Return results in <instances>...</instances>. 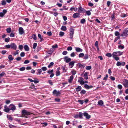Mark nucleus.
<instances>
[{"label":"nucleus","mask_w":128,"mask_h":128,"mask_svg":"<svg viewBox=\"0 0 128 128\" xmlns=\"http://www.w3.org/2000/svg\"><path fill=\"white\" fill-rule=\"evenodd\" d=\"M123 54V52H114L113 53L112 55V56H120Z\"/></svg>","instance_id":"obj_1"},{"label":"nucleus","mask_w":128,"mask_h":128,"mask_svg":"<svg viewBox=\"0 0 128 128\" xmlns=\"http://www.w3.org/2000/svg\"><path fill=\"white\" fill-rule=\"evenodd\" d=\"M86 10L82 8L81 6H80L78 8V12L81 13H84L85 12Z\"/></svg>","instance_id":"obj_2"},{"label":"nucleus","mask_w":128,"mask_h":128,"mask_svg":"<svg viewBox=\"0 0 128 128\" xmlns=\"http://www.w3.org/2000/svg\"><path fill=\"white\" fill-rule=\"evenodd\" d=\"M22 113L23 115L25 116L26 115H30L32 114L30 112L24 110L22 112Z\"/></svg>","instance_id":"obj_3"},{"label":"nucleus","mask_w":128,"mask_h":128,"mask_svg":"<svg viewBox=\"0 0 128 128\" xmlns=\"http://www.w3.org/2000/svg\"><path fill=\"white\" fill-rule=\"evenodd\" d=\"M70 38H72L74 34V30L73 28H71L70 29Z\"/></svg>","instance_id":"obj_4"},{"label":"nucleus","mask_w":128,"mask_h":128,"mask_svg":"<svg viewBox=\"0 0 128 128\" xmlns=\"http://www.w3.org/2000/svg\"><path fill=\"white\" fill-rule=\"evenodd\" d=\"M122 84L125 87H126L128 85V80L125 79H124L122 81Z\"/></svg>","instance_id":"obj_5"},{"label":"nucleus","mask_w":128,"mask_h":128,"mask_svg":"<svg viewBox=\"0 0 128 128\" xmlns=\"http://www.w3.org/2000/svg\"><path fill=\"white\" fill-rule=\"evenodd\" d=\"M9 107L10 110L14 111L16 110V106L13 104H10Z\"/></svg>","instance_id":"obj_6"},{"label":"nucleus","mask_w":128,"mask_h":128,"mask_svg":"<svg viewBox=\"0 0 128 128\" xmlns=\"http://www.w3.org/2000/svg\"><path fill=\"white\" fill-rule=\"evenodd\" d=\"M80 16V14L79 13L76 12L73 15L72 17L74 18H79Z\"/></svg>","instance_id":"obj_7"},{"label":"nucleus","mask_w":128,"mask_h":128,"mask_svg":"<svg viewBox=\"0 0 128 128\" xmlns=\"http://www.w3.org/2000/svg\"><path fill=\"white\" fill-rule=\"evenodd\" d=\"M53 70H48L47 71V73L49 74H50V77L52 78V77L53 76H54V74L53 73Z\"/></svg>","instance_id":"obj_8"},{"label":"nucleus","mask_w":128,"mask_h":128,"mask_svg":"<svg viewBox=\"0 0 128 128\" xmlns=\"http://www.w3.org/2000/svg\"><path fill=\"white\" fill-rule=\"evenodd\" d=\"M79 79L78 80V82L80 83V84L82 85L84 84V80L82 77L79 78Z\"/></svg>","instance_id":"obj_9"},{"label":"nucleus","mask_w":128,"mask_h":128,"mask_svg":"<svg viewBox=\"0 0 128 128\" xmlns=\"http://www.w3.org/2000/svg\"><path fill=\"white\" fill-rule=\"evenodd\" d=\"M10 48L14 50L17 48V46L15 43H12L10 44Z\"/></svg>","instance_id":"obj_10"},{"label":"nucleus","mask_w":128,"mask_h":128,"mask_svg":"<svg viewBox=\"0 0 128 128\" xmlns=\"http://www.w3.org/2000/svg\"><path fill=\"white\" fill-rule=\"evenodd\" d=\"M4 111L6 112H8L10 110L9 108H8L7 107L6 105H5L4 106Z\"/></svg>","instance_id":"obj_11"},{"label":"nucleus","mask_w":128,"mask_h":128,"mask_svg":"<svg viewBox=\"0 0 128 128\" xmlns=\"http://www.w3.org/2000/svg\"><path fill=\"white\" fill-rule=\"evenodd\" d=\"M19 34L21 35L22 34L24 33L23 28L22 27H20L18 30Z\"/></svg>","instance_id":"obj_12"},{"label":"nucleus","mask_w":128,"mask_h":128,"mask_svg":"<svg viewBox=\"0 0 128 128\" xmlns=\"http://www.w3.org/2000/svg\"><path fill=\"white\" fill-rule=\"evenodd\" d=\"M128 34L126 30L123 31L122 33L121 34L120 36L122 37H126L128 36Z\"/></svg>","instance_id":"obj_13"},{"label":"nucleus","mask_w":128,"mask_h":128,"mask_svg":"<svg viewBox=\"0 0 128 128\" xmlns=\"http://www.w3.org/2000/svg\"><path fill=\"white\" fill-rule=\"evenodd\" d=\"M53 94L58 96L60 94V92L59 91H57L56 90H54L53 92Z\"/></svg>","instance_id":"obj_14"},{"label":"nucleus","mask_w":128,"mask_h":128,"mask_svg":"<svg viewBox=\"0 0 128 128\" xmlns=\"http://www.w3.org/2000/svg\"><path fill=\"white\" fill-rule=\"evenodd\" d=\"M84 116L86 117V118L87 119H89L90 118V116L86 112H84Z\"/></svg>","instance_id":"obj_15"},{"label":"nucleus","mask_w":128,"mask_h":128,"mask_svg":"<svg viewBox=\"0 0 128 128\" xmlns=\"http://www.w3.org/2000/svg\"><path fill=\"white\" fill-rule=\"evenodd\" d=\"M64 61L66 63L70 62L71 60V58H68V56H65L64 58Z\"/></svg>","instance_id":"obj_16"},{"label":"nucleus","mask_w":128,"mask_h":128,"mask_svg":"<svg viewBox=\"0 0 128 128\" xmlns=\"http://www.w3.org/2000/svg\"><path fill=\"white\" fill-rule=\"evenodd\" d=\"M75 48L76 51L77 52H80L83 51L82 49L80 48L76 47Z\"/></svg>","instance_id":"obj_17"},{"label":"nucleus","mask_w":128,"mask_h":128,"mask_svg":"<svg viewBox=\"0 0 128 128\" xmlns=\"http://www.w3.org/2000/svg\"><path fill=\"white\" fill-rule=\"evenodd\" d=\"M74 78V76L73 75H72L71 76L70 78L68 79V82L70 83H71L73 80V79Z\"/></svg>","instance_id":"obj_18"},{"label":"nucleus","mask_w":128,"mask_h":128,"mask_svg":"<svg viewBox=\"0 0 128 128\" xmlns=\"http://www.w3.org/2000/svg\"><path fill=\"white\" fill-rule=\"evenodd\" d=\"M93 87V86L91 85L89 86L87 84H85L84 85V87L86 89L88 90L90 88H92Z\"/></svg>","instance_id":"obj_19"},{"label":"nucleus","mask_w":128,"mask_h":128,"mask_svg":"<svg viewBox=\"0 0 128 128\" xmlns=\"http://www.w3.org/2000/svg\"><path fill=\"white\" fill-rule=\"evenodd\" d=\"M75 62L74 61H72L70 62L69 63V65L70 66L69 68H72L74 66Z\"/></svg>","instance_id":"obj_20"},{"label":"nucleus","mask_w":128,"mask_h":128,"mask_svg":"<svg viewBox=\"0 0 128 128\" xmlns=\"http://www.w3.org/2000/svg\"><path fill=\"white\" fill-rule=\"evenodd\" d=\"M60 68L58 67L57 69V70L56 72V76H58L60 75Z\"/></svg>","instance_id":"obj_21"},{"label":"nucleus","mask_w":128,"mask_h":128,"mask_svg":"<svg viewBox=\"0 0 128 128\" xmlns=\"http://www.w3.org/2000/svg\"><path fill=\"white\" fill-rule=\"evenodd\" d=\"M78 67L80 68H82L85 66V65L82 64L80 63H78Z\"/></svg>","instance_id":"obj_22"},{"label":"nucleus","mask_w":128,"mask_h":128,"mask_svg":"<svg viewBox=\"0 0 128 128\" xmlns=\"http://www.w3.org/2000/svg\"><path fill=\"white\" fill-rule=\"evenodd\" d=\"M38 36L39 38L40 39V42H42L44 40V39L42 37V36L41 34H38Z\"/></svg>","instance_id":"obj_23"},{"label":"nucleus","mask_w":128,"mask_h":128,"mask_svg":"<svg viewBox=\"0 0 128 128\" xmlns=\"http://www.w3.org/2000/svg\"><path fill=\"white\" fill-rule=\"evenodd\" d=\"M88 72H86L84 74V78L85 80H87L88 79Z\"/></svg>","instance_id":"obj_24"},{"label":"nucleus","mask_w":128,"mask_h":128,"mask_svg":"<svg viewBox=\"0 0 128 128\" xmlns=\"http://www.w3.org/2000/svg\"><path fill=\"white\" fill-rule=\"evenodd\" d=\"M82 89V87L80 86H78V87L76 88V92L80 91Z\"/></svg>","instance_id":"obj_25"},{"label":"nucleus","mask_w":128,"mask_h":128,"mask_svg":"<svg viewBox=\"0 0 128 128\" xmlns=\"http://www.w3.org/2000/svg\"><path fill=\"white\" fill-rule=\"evenodd\" d=\"M78 10V8H74L73 7H72L70 9V10L72 11L74 10V11L76 12Z\"/></svg>","instance_id":"obj_26"},{"label":"nucleus","mask_w":128,"mask_h":128,"mask_svg":"<svg viewBox=\"0 0 128 128\" xmlns=\"http://www.w3.org/2000/svg\"><path fill=\"white\" fill-rule=\"evenodd\" d=\"M33 38L34 40H36L37 39L36 36L35 34H32V38Z\"/></svg>","instance_id":"obj_27"},{"label":"nucleus","mask_w":128,"mask_h":128,"mask_svg":"<svg viewBox=\"0 0 128 128\" xmlns=\"http://www.w3.org/2000/svg\"><path fill=\"white\" fill-rule=\"evenodd\" d=\"M8 58L10 61H11L12 60H13L14 59V58L12 57V55H9L8 56Z\"/></svg>","instance_id":"obj_28"},{"label":"nucleus","mask_w":128,"mask_h":128,"mask_svg":"<svg viewBox=\"0 0 128 128\" xmlns=\"http://www.w3.org/2000/svg\"><path fill=\"white\" fill-rule=\"evenodd\" d=\"M24 48L25 50L26 51H28L29 50L28 46L27 45H25L24 46Z\"/></svg>","instance_id":"obj_29"},{"label":"nucleus","mask_w":128,"mask_h":128,"mask_svg":"<svg viewBox=\"0 0 128 128\" xmlns=\"http://www.w3.org/2000/svg\"><path fill=\"white\" fill-rule=\"evenodd\" d=\"M88 58V54H86L85 55H84V56L83 59H84L87 60Z\"/></svg>","instance_id":"obj_30"},{"label":"nucleus","mask_w":128,"mask_h":128,"mask_svg":"<svg viewBox=\"0 0 128 128\" xmlns=\"http://www.w3.org/2000/svg\"><path fill=\"white\" fill-rule=\"evenodd\" d=\"M7 118L9 120H13L12 117L10 115H7Z\"/></svg>","instance_id":"obj_31"},{"label":"nucleus","mask_w":128,"mask_h":128,"mask_svg":"<svg viewBox=\"0 0 128 128\" xmlns=\"http://www.w3.org/2000/svg\"><path fill=\"white\" fill-rule=\"evenodd\" d=\"M61 30L64 31H65L66 30V28L65 26H62L61 28Z\"/></svg>","instance_id":"obj_32"},{"label":"nucleus","mask_w":128,"mask_h":128,"mask_svg":"<svg viewBox=\"0 0 128 128\" xmlns=\"http://www.w3.org/2000/svg\"><path fill=\"white\" fill-rule=\"evenodd\" d=\"M103 102L102 100H100L98 102V104L102 105L103 104Z\"/></svg>","instance_id":"obj_33"},{"label":"nucleus","mask_w":128,"mask_h":128,"mask_svg":"<svg viewBox=\"0 0 128 128\" xmlns=\"http://www.w3.org/2000/svg\"><path fill=\"white\" fill-rule=\"evenodd\" d=\"M6 31L8 33H10L11 31V28H8L6 29Z\"/></svg>","instance_id":"obj_34"},{"label":"nucleus","mask_w":128,"mask_h":128,"mask_svg":"<svg viewBox=\"0 0 128 128\" xmlns=\"http://www.w3.org/2000/svg\"><path fill=\"white\" fill-rule=\"evenodd\" d=\"M106 56L109 57H111L112 56V54L110 53H107L106 54Z\"/></svg>","instance_id":"obj_35"},{"label":"nucleus","mask_w":128,"mask_h":128,"mask_svg":"<svg viewBox=\"0 0 128 128\" xmlns=\"http://www.w3.org/2000/svg\"><path fill=\"white\" fill-rule=\"evenodd\" d=\"M113 57L117 61L119 60V57L116 56H113Z\"/></svg>","instance_id":"obj_36"},{"label":"nucleus","mask_w":128,"mask_h":128,"mask_svg":"<svg viewBox=\"0 0 128 128\" xmlns=\"http://www.w3.org/2000/svg\"><path fill=\"white\" fill-rule=\"evenodd\" d=\"M10 39V38L9 37H8L5 39L4 41L6 42H9Z\"/></svg>","instance_id":"obj_37"},{"label":"nucleus","mask_w":128,"mask_h":128,"mask_svg":"<svg viewBox=\"0 0 128 128\" xmlns=\"http://www.w3.org/2000/svg\"><path fill=\"white\" fill-rule=\"evenodd\" d=\"M84 54L82 53H80L79 54L78 57L80 58H82L84 56Z\"/></svg>","instance_id":"obj_38"},{"label":"nucleus","mask_w":128,"mask_h":128,"mask_svg":"<svg viewBox=\"0 0 128 128\" xmlns=\"http://www.w3.org/2000/svg\"><path fill=\"white\" fill-rule=\"evenodd\" d=\"M86 20L84 18H82L80 20V22L82 24H84Z\"/></svg>","instance_id":"obj_39"},{"label":"nucleus","mask_w":128,"mask_h":128,"mask_svg":"<svg viewBox=\"0 0 128 128\" xmlns=\"http://www.w3.org/2000/svg\"><path fill=\"white\" fill-rule=\"evenodd\" d=\"M38 72V73L39 74H41V73L42 72V70L40 69H39L37 70ZM37 74H38V73H36Z\"/></svg>","instance_id":"obj_40"},{"label":"nucleus","mask_w":128,"mask_h":128,"mask_svg":"<svg viewBox=\"0 0 128 128\" xmlns=\"http://www.w3.org/2000/svg\"><path fill=\"white\" fill-rule=\"evenodd\" d=\"M92 68V67L90 66H86V70H90Z\"/></svg>","instance_id":"obj_41"},{"label":"nucleus","mask_w":128,"mask_h":128,"mask_svg":"<svg viewBox=\"0 0 128 128\" xmlns=\"http://www.w3.org/2000/svg\"><path fill=\"white\" fill-rule=\"evenodd\" d=\"M86 14L88 16H90L91 14V13L89 10H88L87 11H86Z\"/></svg>","instance_id":"obj_42"},{"label":"nucleus","mask_w":128,"mask_h":128,"mask_svg":"<svg viewBox=\"0 0 128 128\" xmlns=\"http://www.w3.org/2000/svg\"><path fill=\"white\" fill-rule=\"evenodd\" d=\"M54 64V62H51L50 63V64L48 66V68H50L52 66H53Z\"/></svg>","instance_id":"obj_43"},{"label":"nucleus","mask_w":128,"mask_h":128,"mask_svg":"<svg viewBox=\"0 0 128 128\" xmlns=\"http://www.w3.org/2000/svg\"><path fill=\"white\" fill-rule=\"evenodd\" d=\"M124 48V45L122 46L121 45H120L118 46V48L121 49H123Z\"/></svg>","instance_id":"obj_44"},{"label":"nucleus","mask_w":128,"mask_h":128,"mask_svg":"<svg viewBox=\"0 0 128 128\" xmlns=\"http://www.w3.org/2000/svg\"><path fill=\"white\" fill-rule=\"evenodd\" d=\"M64 34V32H60V33L59 35L60 36H63Z\"/></svg>","instance_id":"obj_45"},{"label":"nucleus","mask_w":128,"mask_h":128,"mask_svg":"<svg viewBox=\"0 0 128 128\" xmlns=\"http://www.w3.org/2000/svg\"><path fill=\"white\" fill-rule=\"evenodd\" d=\"M86 92L85 90H82L81 91L80 93L81 94H84L86 93Z\"/></svg>","instance_id":"obj_46"},{"label":"nucleus","mask_w":128,"mask_h":128,"mask_svg":"<svg viewBox=\"0 0 128 128\" xmlns=\"http://www.w3.org/2000/svg\"><path fill=\"white\" fill-rule=\"evenodd\" d=\"M115 35L116 36H118L120 35V33L116 31L115 33Z\"/></svg>","instance_id":"obj_47"},{"label":"nucleus","mask_w":128,"mask_h":128,"mask_svg":"<svg viewBox=\"0 0 128 128\" xmlns=\"http://www.w3.org/2000/svg\"><path fill=\"white\" fill-rule=\"evenodd\" d=\"M6 2L5 0H3L1 3V4L3 6H4L6 4Z\"/></svg>","instance_id":"obj_48"},{"label":"nucleus","mask_w":128,"mask_h":128,"mask_svg":"<svg viewBox=\"0 0 128 128\" xmlns=\"http://www.w3.org/2000/svg\"><path fill=\"white\" fill-rule=\"evenodd\" d=\"M70 56L72 57H74L75 56V53L74 52L70 54Z\"/></svg>","instance_id":"obj_49"},{"label":"nucleus","mask_w":128,"mask_h":128,"mask_svg":"<svg viewBox=\"0 0 128 128\" xmlns=\"http://www.w3.org/2000/svg\"><path fill=\"white\" fill-rule=\"evenodd\" d=\"M108 77V74H106V76L104 77L103 79V80H106L107 79V78Z\"/></svg>","instance_id":"obj_50"},{"label":"nucleus","mask_w":128,"mask_h":128,"mask_svg":"<svg viewBox=\"0 0 128 128\" xmlns=\"http://www.w3.org/2000/svg\"><path fill=\"white\" fill-rule=\"evenodd\" d=\"M111 16L112 17L111 20H113L115 18V17L114 16V14H112Z\"/></svg>","instance_id":"obj_51"},{"label":"nucleus","mask_w":128,"mask_h":128,"mask_svg":"<svg viewBox=\"0 0 128 128\" xmlns=\"http://www.w3.org/2000/svg\"><path fill=\"white\" fill-rule=\"evenodd\" d=\"M78 102L80 103L82 105V104L84 103V102L83 100H78Z\"/></svg>","instance_id":"obj_52"},{"label":"nucleus","mask_w":128,"mask_h":128,"mask_svg":"<svg viewBox=\"0 0 128 128\" xmlns=\"http://www.w3.org/2000/svg\"><path fill=\"white\" fill-rule=\"evenodd\" d=\"M58 47V46L57 44H56L54 45H53L52 48H55Z\"/></svg>","instance_id":"obj_53"},{"label":"nucleus","mask_w":128,"mask_h":128,"mask_svg":"<svg viewBox=\"0 0 128 128\" xmlns=\"http://www.w3.org/2000/svg\"><path fill=\"white\" fill-rule=\"evenodd\" d=\"M42 69L43 71H45L47 70V68L46 67H43L42 68Z\"/></svg>","instance_id":"obj_54"},{"label":"nucleus","mask_w":128,"mask_h":128,"mask_svg":"<svg viewBox=\"0 0 128 128\" xmlns=\"http://www.w3.org/2000/svg\"><path fill=\"white\" fill-rule=\"evenodd\" d=\"M83 114L81 112H80L79 113V117H80V118H81Z\"/></svg>","instance_id":"obj_55"},{"label":"nucleus","mask_w":128,"mask_h":128,"mask_svg":"<svg viewBox=\"0 0 128 128\" xmlns=\"http://www.w3.org/2000/svg\"><path fill=\"white\" fill-rule=\"evenodd\" d=\"M25 69V68L24 67H22L20 68V70L21 71H23Z\"/></svg>","instance_id":"obj_56"},{"label":"nucleus","mask_w":128,"mask_h":128,"mask_svg":"<svg viewBox=\"0 0 128 128\" xmlns=\"http://www.w3.org/2000/svg\"><path fill=\"white\" fill-rule=\"evenodd\" d=\"M25 56V53L24 52H22L20 54V56H21L23 57Z\"/></svg>","instance_id":"obj_57"},{"label":"nucleus","mask_w":128,"mask_h":128,"mask_svg":"<svg viewBox=\"0 0 128 128\" xmlns=\"http://www.w3.org/2000/svg\"><path fill=\"white\" fill-rule=\"evenodd\" d=\"M37 44L36 43H34L33 44V48L34 49H35L36 46Z\"/></svg>","instance_id":"obj_58"},{"label":"nucleus","mask_w":128,"mask_h":128,"mask_svg":"<svg viewBox=\"0 0 128 128\" xmlns=\"http://www.w3.org/2000/svg\"><path fill=\"white\" fill-rule=\"evenodd\" d=\"M10 36L11 37H13L14 36V33H12L10 34Z\"/></svg>","instance_id":"obj_59"},{"label":"nucleus","mask_w":128,"mask_h":128,"mask_svg":"<svg viewBox=\"0 0 128 128\" xmlns=\"http://www.w3.org/2000/svg\"><path fill=\"white\" fill-rule=\"evenodd\" d=\"M116 65L117 66H119L121 65V63L120 62H118L116 63Z\"/></svg>","instance_id":"obj_60"},{"label":"nucleus","mask_w":128,"mask_h":128,"mask_svg":"<svg viewBox=\"0 0 128 128\" xmlns=\"http://www.w3.org/2000/svg\"><path fill=\"white\" fill-rule=\"evenodd\" d=\"M7 52V51L6 50H2V54H3L4 55Z\"/></svg>","instance_id":"obj_61"},{"label":"nucleus","mask_w":128,"mask_h":128,"mask_svg":"<svg viewBox=\"0 0 128 128\" xmlns=\"http://www.w3.org/2000/svg\"><path fill=\"white\" fill-rule=\"evenodd\" d=\"M95 46L97 47H98V41H96V42L95 44Z\"/></svg>","instance_id":"obj_62"},{"label":"nucleus","mask_w":128,"mask_h":128,"mask_svg":"<svg viewBox=\"0 0 128 128\" xmlns=\"http://www.w3.org/2000/svg\"><path fill=\"white\" fill-rule=\"evenodd\" d=\"M110 78L111 80L113 81L115 79V78L114 76H110Z\"/></svg>","instance_id":"obj_63"},{"label":"nucleus","mask_w":128,"mask_h":128,"mask_svg":"<svg viewBox=\"0 0 128 128\" xmlns=\"http://www.w3.org/2000/svg\"><path fill=\"white\" fill-rule=\"evenodd\" d=\"M88 5L89 6H94V4L92 3L89 2L88 3Z\"/></svg>","instance_id":"obj_64"}]
</instances>
